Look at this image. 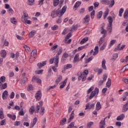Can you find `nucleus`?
Masks as SVG:
<instances>
[{
	"label": "nucleus",
	"instance_id": "55",
	"mask_svg": "<svg viewBox=\"0 0 128 128\" xmlns=\"http://www.w3.org/2000/svg\"><path fill=\"white\" fill-rule=\"evenodd\" d=\"M82 74V76H88V70H84Z\"/></svg>",
	"mask_w": 128,
	"mask_h": 128
},
{
	"label": "nucleus",
	"instance_id": "43",
	"mask_svg": "<svg viewBox=\"0 0 128 128\" xmlns=\"http://www.w3.org/2000/svg\"><path fill=\"white\" fill-rule=\"evenodd\" d=\"M110 4L109 6V8H112L114 6V0H110Z\"/></svg>",
	"mask_w": 128,
	"mask_h": 128
},
{
	"label": "nucleus",
	"instance_id": "28",
	"mask_svg": "<svg viewBox=\"0 0 128 128\" xmlns=\"http://www.w3.org/2000/svg\"><path fill=\"white\" fill-rule=\"evenodd\" d=\"M88 38L86 37L84 38L80 42V44H84V42H88Z\"/></svg>",
	"mask_w": 128,
	"mask_h": 128
},
{
	"label": "nucleus",
	"instance_id": "32",
	"mask_svg": "<svg viewBox=\"0 0 128 128\" xmlns=\"http://www.w3.org/2000/svg\"><path fill=\"white\" fill-rule=\"evenodd\" d=\"M10 22L12 24H16V18H10Z\"/></svg>",
	"mask_w": 128,
	"mask_h": 128
},
{
	"label": "nucleus",
	"instance_id": "19",
	"mask_svg": "<svg viewBox=\"0 0 128 128\" xmlns=\"http://www.w3.org/2000/svg\"><path fill=\"white\" fill-rule=\"evenodd\" d=\"M74 111H72L70 115V118L68 120V122L70 123L72 122V120H74Z\"/></svg>",
	"mask_w": 128,
	"mask_h": 128
},
{
	"label": "nucleus",
	"instance_id": "17",
	"mask_svg": "<svg viewBox=\"0 0 128 128\" xmlns=\"http://www.w3.org/2000/svg\"><path fill=\"white\" fill-rule=\"evenodd\" d=\"M82 4V1H78L76 2L75 4L74 5L73 8H78Z\"/></svg>",
	"mask_w": 128,
	"mask_h": 128
},
{
	"label": "nucleus",
	"instance_id": "11",
	"mask_svg": "<svg viewBox=\"0 0 128 128\" xmlns=\"http://www.w3.org/2000/svg\"><path fill=\"white\" fill-rule=\"evenodd\" d=\"M8 92L6 90H5L2 93V98L3 100H6V98H8Z\"/></svg>",
	"mask_w": 128,
	"mask_h": 128
},
{
	"label": "nucleus",
	"instance_id": "14",
	"mask_svg": "<svg viewBox=\"0 0 128 128\" xmlns=\"http://www.w3.org/2000/svg\"><path fill=\"white\" fill-rule=\"evenodd\" d=\"M0 56L2 58H4L6 56V52L5 50H2L0 51Z\"/></svg>",
	"mask_w": 128,
	"mask_h": 128
},
{
	"label": "nucleus",
	"instance_id": "16",
	"mask_svg": "<svg viewBox=\"0 0 128 128\" xmlns=\"http://www.w3.org/2000/svg\"><path fill=\"white\" fill-rule=\"evenodd\" d=\"M28 82V78L24 77V78L21 80V84L22 86H24V84Z\"/></svg>",
	"mask_w": 128,
	"mask_h": 128
},
{
	"label": "nucleus",
	"instance_id": "56",
	"mask_svg": "<svg viewBox=\"0 0 128 128\" xmlns=\"http://www.w3.org/2000/svg\"><path fill=\"white\" fill-rule=\"evenodd\" d=\"M78 80H82V74H80V73H78Z\"/></svg>",
	"mask_w": 128,
	"mask_h": 128
},
{
	"label": "nucleus",
	"instance_id": "21",
	"mask_svg": "<svg viewBox=\"0 0 128 128\" xmlns=\"http://www.w3.org/2000/svg\"><path fill=\"white\" fill-rule=\"evenodd\" d=\"M100 2L102 4H110V2L108 0H100Z\"/></svg>",
	"mask_w": 128,
	"mask_h": 128
},
{
	"label": "nucleus",
	"instance_id": "59",
	"mask_svg": "<svg viewBox=\"0 0 128 128\" xmlns=\"http://www.w3.org/2000/svg\"><path fill=\"white\" fill-rule=\"evenodd\" d=\"M62 48H60L59 50L58 53V56H60V54H62Z\"/></svg>",
	"mask_w": 128,
	"mask_h": 128
},
{
	"label": "nucleus",
	"instance_id": "54",
	"mask_svg": "<svg viewBox=\"0 0 128 128\" xmlns=\"http://www.w3.org/2000/svg\"><path fill=\"white\" fill-rule=\"evenodd\" d=\"M0 81L2 82H6V77L4 76H2L0 78Z\"/></svg>",
	"mask_w": 128,
	"mask_h": 128
},
{
	"label": "nucleus",
	"instance_id": "63",
	"mask_svg": "<svg viewBox=\"0 0 128 128\" xmlns=\"http://www.w3.org/2000/svg\"><path fill=\"white\" fill-rule=\"evenodd\" d=\"M107 78H108V76H106V74H104L103 75V77H102V79H103L102 80H104V82H106V80Z\"/></svg>",
	"mask_w": 128,
	"mask_h": 128
},
{
	"label": "nucleus",
	"instance_id": "40",
	"mask_svg": "<svg viewBox=\"0 0 128 128\" xmlns=\"http://www.w3.org/2000/svg\"><path fill=\"white\" fill-rule=\"evenodd\" d=\"M102 16V11H100L97 14V18H100Z\"/></svg>",
	"mask_w": 128,
	"mask_h": 128
},
{
	"label": "nucleus",
	"instance_id": "15",
	"mask_svg": "<svg viewBox=\"0 0 128 128\" xmlns=\"http://www.w3.org/2000/svg\"><path fill=\"white\" fill-rule=\"evenodd\" d=\"M62 78V76L60 75L58 77L57 80H56V86H58V84L60 83V82Z\"/></svg>",
	"mask_w": 128,
	"mask_h": 128
},
{
	"label": "nucleus",
	"instance_id": "24",
	"mask_svg": "<svg viewBox=\"0 0 128 128\" xmlns=\"http://www.w3.org/2000/svg\"><path fill=\"white\" fill-rule=\"evenodd\" d=\"M29 112H30V114H34V106H32L30 108Z\"/></svg>",
	"mask_w": 128,
	"mask_h": 128
},
{
	"label": "nucleus",
	"instance_id": "53",
	"mask_svg": "<svg viewBox=\"0 0 128 128\" xmlns=\"http://www.w3.org/2000/svg\"><path fill=\"white\" fill-rule=\"evenodd\" d=\"M92 60V56L90 57L88 59L86 60V64H88Z\"/></svg>",
	"mask_w": 128,
	"mask_h": 128
},
{
	"label": "nucleus",
	"instance_id": "38",
	"mask_svg": "<svg viewBox=\"0 0 128 128\" xmlns=\"http://www.w3.org/2000/svg\"><path fill=\"white\" fill-rule=\"evenodd\" d=\"M101 32V34H106V30H104V26L101 27V32Z\"/></svg>",
	"mask_w": 128,
	"mask_h": 128
},
{
	"label": "nucleus",
	"instance_id": "36",
	"mask_svg": "<svg viewBox=\"0 0 128 128\" xmlns=\"http://www.w3.org/2000/svg\"><path fill=\"white\" fill-rule=\"evenodd\" d=\"M116 40H112L110 42V44H109V48H111L112 46H114V44H116Z\"/></svg>",
	"mask_w": 128,
	"mask_h": 128
},
{
	"label": "nucleus",
	"instance_id": "25",
	"mask_svg": "<svg viewBox=\"0 0 128 128\" xmlns=\"http://www.w3.org/2000/svg\"><path fill=\"white\" fill-rule=\"evenodd\" d=\"M0 118L1 120H4V110L2 108L0 109Z\"/></svg>",
	"mask_w": 128,
	"mask_h": 128
},
{
	"label": "nucleus",
	"instance_id": "4",
	"mask_svg": "<svg viewBox=\"0 0 128 128\" xmlns=\"http://www.w3.org/2000/svg\"><path fill=\"white\" fill-rule=\"evenodd\" d=\"M58 55L56 56L54 60L55 66L52 67V70H54V72H58V69L56 68L58 66Z\"/></svg>",
	"mask_w": 128,
	"mask_h": 128
},
{
	"label": "nucleus",
	"instance_id": "58",
	"mask_svg": "<svg viewBox=\"0 0 128 128\" xmlns=\"http://www.w3.org/2000/svg\"><path fill=\"white\" fill-rule=\"evenodd\" d=\"M94 14H95L94 10H93L90 13V16H91V18H92V20H94Z\"/></svg>",
	"mask_w": 128,
	"mask_h": 128
},
{
	"label": "nucleus",
	"instance_id": "48",
	"mask_svg": "<svg viewBox=\"0 0 128 128\" xmlns=\"http://www.w3.org/2000/svg\"><path fill=\"white\" fill-rule=\"evenodd\" d=\"M106 42H105L103 44V45L102 46V47L100 48V50H104V48H106Z\"/></svg>",
	"mask_w": 128,
	"mask_h": 128
},
{
	"label": "nucleus",
	"instance_id": "2",
	"mask_svg": "<svg viewBox=\"0 0 128 128\" xmlns=\"http://www.w3.org/2000/svg\"><path fill=\"white\" fill-rule=\"evenodd\" d=\"M23 16H22V22H24V24H32V21L28 20V13L24 12H23Z\"/></svg>",
	"mask_w": 128,
	"mask_h": 128
},
{
	"label": "nucleus",
	"instance_id": "13",
	"mask_svg": "<svg viewBox=\"0 0 128 128\" xmlns=\"http://www.w3.org/2000/svg\"><path fill=\"white\" fill-rule=\"evenodd\" d=\"M102 108V104L100 102H97L96 104V110H100Z\"/></svg>",
	"mask_w": 128,
	"mask_h": 128
},
{
	"label": "nucleus",
	"instance_id": "30",
	"mask_svg": "<svg viewBox=\"0 0 128 128\" xmlns=\"http://www.w3.org/2000/svg\"><path fill=\"white\" fill-rule=\"evenodd\" d=\"M72 66L71 64H68L66 66H64V70H68V68H72Z\"/></svg>",
	"mask_w": 128,
	"mask_h": 128
},
{
	"label": "nucleus",
	"instance_id": "6",
	"mask_svg": "<svg viewBox=\"0 0 128 128\" xmlns=\"http://www.w3.org/2000/svg\"><path fill=\"white\" fill-rule=\"evenodd\" d=\"M35 98L38 100H40L42 98V92H40V90H38L36 92Z\"/></svg>",
	"mask_w": 128,
	"mask_h": 128
},
{
	"label": "nucleus",
	"instance_id": "42",
	"mask_svg": "<svg viewBox=\"0 0 128 128\" xmlns=\"http://www.w3.org/2000/svg\"><path fill=\"white\" fill-rule=\"evenodd\" d=\"M40 106L38 105L36 107V110H34L35 114H38V112L40 110Z\"/></svg>",
	"mask_w": 128,
	"mask_h": 128
},
{
	"label": "nucleus",
	"instance_id": "50",
	"mask_svg": "<svg viewBox=\"0 0 128 128\" xmlns=\"http://www.w3.org/2000/svg\"><path fill=\"white\" fill-rule=\"evenodd\" d=\"M124 8H120V10H119V16H122V12H124Z\"/></svg>",
	"mask_w": 128,
	"mask_h": 128
},
{
	"label": "nucleus",
	"instance_id": "37",
	"mask_svg": "<svg viewBox=\"0 0 128 128\" xmlns=\"http://www.w3.org/2000/svg\"><path fill=\"white\" fill-rule=\"evenodd\" d=\"M28 4L29 6H33V4H34V0H28Z\"/></svg>",
	"mask_w": 128,
	"mask_h": 128
},
{
	"label": "nucleus",
	"instance_id": "61",
	"mask_svg": "<svg viewBox=\"0 0 128 128\" xmlns=\"http://www.w3.org/2000/svg\"><path fill=\"white\" fill-rule=\"evenodd\" d=\"M20 121H16V122L14 123V126H20Z\"/></svg>",
	"mask_w": 128,
	"mask_h": 128
},
{
	"label": "nucleus",
	"instance_id": "45",
	"mask_svg": "<svg viewBox=\"0 0 128 128\" xmlns=\"http://www.w3.org/2000/svg\"><path fill=\"white\" fill-rule=\"evenodd\" d=\"M58 29V25L56 24L54 25V26H52L51 28V30H56Z\"/></svg>",
	"mask_w": 128,
	"mask_h": 128
},
{
	"label": "nucleus",
	"instance_id": "29",
	"mask_svg": "<svg viewBox=\"0 0 128 128\" xmlns=\"http://www.w3.org/2000/svg\"><path fill=\"white\" fill-rule=\"evenodd\" d=\"M66 122V118H63L62 120L60 122V125L64 126V123Z\"/></svg>",
	"mask_w": 128,
	"mask_h": 128
},
{
	"label": "nucleus",
	"instance_id": "26",
	"mask_svg": "<svg viewBox=\"0 0 128 128\" xmlns=\"http://www.w3.org/2000/svg\"><path fill=\"white\" fill-rule=\"evenodd\" d=\"M112 86V80H110V78H108V80L106 84V86L107 88H110Z\"/></svg>",
	"mask_w": 128,
	"mask_h": 128
},
{
	"label": "nucleus",
	"instance_id": "31",
	"mask_svg": "<svg viewBox=\"0 0 128 128\" xmlns=\"http://www.w3.org/2000/svg\"><path fill=\"white\" fill-rule=\"evenodd\" d=\"M36 34V31L32 30L28 34L29 38H32Z\"/></svg>",
	"mask_w": 128,
	"mask_h": 128
},
{
	"label": "nucleus",
	"instance_id": "46",
	"mask_svg": "<svg viewBox=\"0 0 128 128\" xmlns=\"http://www.w3.org/2000/svg\"><path fill=\"white\" fill-rule=\"evenodd\" d=\"M108 117H106L103 120H101L100 122V124L102 126H106V119Z\"/></svg>",
	"mask_w": 128,
	"mask_h": 128
},
{
	"label": "nucleus",
	"instance_id": "35",
	"mask_svg": "<svg viewBox=\"0 0 128 128\" xmlns=\"http://www.w3.org/2000/svg\"><path fill=\"white\" fill-rule=\"evenodd\" d=\"M78 56H79L78 54H76L75 56L74 59V62H78V60H79Z\"/></svg>",
	"mask_w": 128,
	"mask_h": 128
},
{
	"label": "nucleus",
	"instance_id": "8",
	"mask_svg": "<svg viewBox=\"0 0 128 128\" xmlns=\"http://www.w3.org/2000/svg\"><path fill=\"white\" fill-rule=\"evenodd\" d=\"M124 48H126L125 44H122L120 47V44H119L116 48L114 50V52H116V50H124Z\"/></svg>",
	"mask_w": 128,
	"mask_h": 128
},
{
	"label": "nucleus",
	"instance_id": "9",
	"mask_svg": "<svg viewBox=\"0 0 128 128\" xmlns=\"http://www.w3.org/2000/svg\"><path fill=\"white\" fill-rule=\"evenodd\" d=\"M94 108V104H90V103H88L86 104V108H85L86 110L90 108H90Z\"/></svg>",
	"mask_w": 128,
	"mask_h": 128
},
{
	"label": "nucleus",
	"instance_id": "34",
	"mask_svg": "<svg viewBox=\"0 0 128 128\" xmlns=\"http://www.w3.org/2000/svg\"><path fill=\"white\" fill-rule=\"evenodd\" d=\"M124 18H128V8L126 9V10L124 14Z\"/></svg>",
	"mask_w": 128,
	"mask_h": 128
},
{
	"label": "nucleus",
	"instance_id": "33",
	"mask_svg": "<svg viewBox=\"0 0 128 128\" xmlns=\"http://www.w3.org/2000/svg\"><path fill=\"white\" fill-rule=\"evenodd\" d=\"M94 96H96V92L92 91L90 93V96H89V100H92Z\"/></svg>",
	"mask_w": 128,
	"mask_h": 128
},
{
	"label": "nucleus",
	"instance_id": "47",
	"mask_svg": "<svg viewBox=\"0 0 128 128\" xmlns=\"http://www.w3.org/2000/svg\"><path fill=\"white\" fill-rule=\"evenodd\" d=\"M34 90V87L32 86V84H30L28 86V92H30V90Z\"/></svg>",
	"mask_w": 128,
	"mask_h": 128
},
{
	"label": "nucleus",
	"instance_id": "10",
	"mask_svg": "<svg viewBox=\"0 0 128 128\" xmlns=\"http://www.w3.org/2000/svg\"><path fill=\"white\" fill-rule=\"evenodd\" d=\"M68 80V78H66L64 81L60 83V88H64V86H66V82Z\"/></svg>",
	"mask_w": 128,
	"mask_h": 128
},
{
	"label": "nucleus",
	"instance_id": "22",
	"mask_svg": "<svg viewBox=\"0 0 128 128\" xmlns=\"http://www.w3.org/2000/svg\"><path fill=\"white\" fill-rule=\"evenodd\" d=\"M7 116H8V118H11V120H16V115L12 116L10 114H8Z\"/></svg>",
	"mask_w": 128,
	"mask_h": 128
},
{
	"label": "nucleus",
	"instance_id": "20",
	"mask_svg": "<svg viewBox=\"0 0 128 128\" xmlns=\"http://www.w3.org/2000/svg\"><path fill=\"white\" fill-rule=\"evenodd\" d=\"M102 66L104 70H106V60L104 59L102 61Z\"/></svg>",
	"mask_w": 128,
	"mask_h": 128
},
{
	"label": "nucleus",
	"instance_id": "64",
	"mask_svg": "<svg viewBox=\"0 0 128 128\" xmlns=\"http://www.w3.org/2000/svg\"><path fill=\"white\" fill-rule=\"evenodd\" d=\"M56 24H60L62 22V18L59 17V18L56 21Z\"/></svg>",
	"mask_w": 128,
	"mask_h": 128
},
{
	"label": "nucleus",
	"instance_id": "51",
	"mask_svg": "<svg viewBox=\"0 0 128 128\" xmlns=\"http://www.w3.org/2000/svg\"><path fill=\"white\" fill-rule=\"evenodd\" d=\"M19 116H24V108H22L21 110L18 112Z\"/></svg>",
	"mask_w": 128,
	"mask_h": 128
},
{
	"label": "nucleus",
	"instance_id": "5",
	"mask_svg": "<svg viewBox=\"0 0 128 128\" xmlns=\"http://www.w3.org/2000/svg\"><path fill=\"white\" fill-rule=\"evenodd\" d=\"M36 52H37L36 50H34L32 52L30 57L29 59V62H32V58H33V60H34V57L36 56Z\"/></svg>",
	"mask_w": 128,
	"mask_h": 128
},
{
	"label": "nucleus",
	"instance_id": "23",
	"mask_svg": "<svg viewBox=\"0 0 128 128\" xmlns=\"http://www.w3.org/2000/svg\"><path fill=\"white\" fill-rule=\"evenodd\" d=\"M98 54V46H96L94 49V52L93 53V56H96Z\"/></svg>",
	"mask_w": 128,
	"mask_h": 128
},
{
	"label": "nucleus",
	"instance_id": "7",
	"mask_svg": "<svg viewBox=\"0 0 128 128\" xmlns=\"http://www.w3.org/2000/svg\"><path fill=\"white\" fill-rule=\"evenodd\" d=\"M90 16L88 14L83 18L82 22L84 24H88V22H90Z\"/></svg>",
	"mask_w": 128,
	"mask_h": 128
},
{
	"label": "nucleus",
	"instance_id": "3",
	"mask_svg": "<svg viewBox=\"0 0 128 128\" xmlns=\"http://www.w3.org/2000/svg\"><path fill=\"white\" fill-rule=\"evenodd\" d=\"M66 6H65L62 8V10H60V8L57 9V10H56V16L59 18H60L64 16V12H66Z\"/></svg>",
	"mask_w": 128,
	"mask_h": 128
},
{
	"label": "nucleus",
	"instance_id": "60",
	"mask_svg": "<svg viewBox=\"0 0 128 128\" xmlns=\"http://www.w3.org/2000/svg\"><path fill=\"white\" fill-rule=\"evenodd\" d=\"M122 26H128V19L125 20L122 23Z\"/></svg>",
	"mask_w": 128,
	"mask_h": 128
},
{
	"label": "nucleus",
	"instance_id": "39",
	"mask_svg": "<svg viewBox=\"0 0 128 128\" xmlns=\"http://www.w3.org/2000/svg\"><path fill=\"white\" fill-rule=\"evenodd\" d=\"M72 36V34L70 32L68 33L65 38V41L66 42L68 40L70 39V38Z\"/></svg>",
	"mask_w": 128,
	"mask_h": 128
},
{
	"label": "nucleus",
	"instance_id": "1",
	"mask_svg": "<svg viewBox=\"0 0 128 128\" xmlns=\"http://www.w3.org/2000/svg\"><path fill=\"white\" fill-rule=\"evenodd\" d=\"M107 20H108V24L106 30L108 34H110L112 30V22H114V19L112 18V16H108L107 18Z\"/></svg>",
	"mask_w": 128,
	"mask_h": 128
},
{
	"label": "nucleus",
	"instance_id": "44",
	"mask_svg": "<svg viewBox=\"0 0 128 128\" xmlns=\"http://www.w3.org/2000/svg\"><path fill=\"white\" fill-rule=\"evenodd\" d=\"M108 10H106L104 13V20H106V16H108Z\"/></svg>",
	"mask_w": 128,
	"mask_h": 128
},
{
	"label": "nucleus",
	"instance_id": "41",
	"mask_svg": "<svg viewBox=\"0 0 128 128\" xmlns=\"http://www.w3.org/2000/svg\"><path fill=\"white\" fill-rule=\"evenodd\" d=\"M60 2V0H54V6H56L58 5Z\"/></svg>",
	"mask_w": 128,
	"mask_h": 128
},
{
	"label": "nucleus",
	"instance_id": "49",
	"mask_svg": "<svg viewBox=\"0 0 128 128\" xmlns=\"http://www.w3.org/2000/svg\"><path fill=\"white\" fill-rule=\"evenodd\" d=\"M40 110V114H42V116H44V107H42Z\"/></svg>",
	"mask_w": 128,
	"mask_h": 128
},
{
	"label": "nucleus",
	"instance_id": "57",
	"mask_svg": "<svg viewBox=\"0 0 128 128\" xmlns=\"http://www.w3.org/2000/svg\"><path fill=\"white\" fill-rule=\"evenodd\" d=\"M54 60H56V58H52L50 60V64H54Z\"/></svg>",
	"mask_w": 128,
	"mask_h": 128
},
{
	"label": "nucleus",
	"instance_id": "27",
	"mask_svg": "<svg viewBox=\"0 0 128 128\" xmlns=\"http://www.w3.org/2000/svg\"><path fill=\"white\" fill-rule=\"evenodd\" d=\"M88 44H86V45L84 46H82L79 48H78V50L79 52H80V50H84V48H88Z\"/></svg>",
	"mask_w": 128,
	"mask_h": 128
},
{
	"label": "nucleus",
	"instance_id": "12",
	"mask_svg": "<svg viewBox=\"0 0 128 128\" xmlns=\"http://www.w3.org/2000/svg\"><path fill=\"white\" fill-rule=\"evenodd\" d=\"M46 64V62L44 61L42 63H38V66L39 68H42V66H44Z\"/></svg>",
	"mask_w": 128,
	"mask_h": 128
},
{
	"label": "nucleus",
	"instance_id": "62",
	"mask_svg": "<svg viewBox=\"0 0 128 128\" xmlns=\"http://www.w3.org/2000/svg\"><path fill=\"white\" fill-rule=\"evenodd\" d=\"M94 124V122H89L87 124V128H90Z\"/></svg>",
	"mask_w": 128,
	"mask_h": 128
},
{
	"label": "nucleus",
	"instance_id": "18",
	"mask_svg": "<svg viewBox=\"0 0 128 128\" xmlns=\"http://www.w3.org/2000/svg\"><path fill=\"white\" fill-rule=\"evenodd\" d=\"M124 118V114H121L116 118V120H122Z\"/></svg>",
	"mask_w": 128,
	"mask_h": 128
},
{
	"label": "nucleus",
	"instance_id": "52",
	"mask_svg": "<svg viewBox=\"0 0 128 128\" xmlns=\"http://www.w3.org/2000/svg\"><path fill=\"white\" fill-rule=\"evenodd\" d=\"M58 44H55L54 46L52 48L50 49V50H56V48H58Z\"/></svg>",
	"mask_w": 128,
	"mask_h": 128
}]
</instances>
